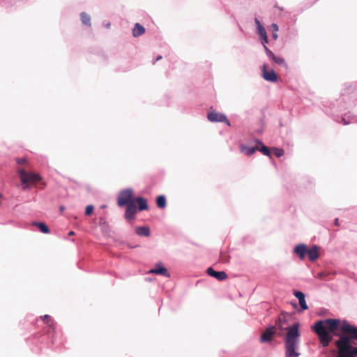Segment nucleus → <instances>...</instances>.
I'll return each instance as SVG.
<instances>
[{
	"label": "nucleus",
	"instance_id": "2",
	"mask_svg": "<svg viewBox=\"0 0 357 357\" xmlns=\"http://www.w3.org/2000/svg\"><path fill=\"white\" fill-rule=\"evenodd\" d=\"M298 327L299 324L297 323L288 328V331L284 338L285 357H298L300 355L297 351L300 336Z\"/></svg>",
	"mask_w": 357,
	"mask_h": 357
},
{
	"label": "nucleus",
	"instance_id": "35",
	"mask_svg": "<svg viewBox=\"0 0 357 357\" xmlns=\"http://www.w3.org/2000/svg\"><path fill=\"white\" fill-rule=\"evenodd\" d=\"M73 235H75V232H74V231H70V232L68 233V236H73Z\"/></svg>",
	"mask_w": 357,
	"mask_h": 357
},
{
	"label": "nucleus",
	"instance_id": "40",
	"mask_svg": "<svg viewBox=\"0 0 357 357\" xmlns=\"http://www.w3.org/2000/svg\"><path fill=\"white\" fill-rule=\"evenodd\" d=\"M1 196V195L0 194V197Z\"/></svg>",
	"mask_w": 357,
	"mask_h": 357
},
{
	"label": "nucleus",
	"instance_id": "28",
	"mask_svg": "<svg viewBox=\"0 0 357 357\" xmlns=\"http://www.w3.org/2000/svg\"><path fill=\"white\" fill-rule=\"evenodd\" d=\"M257 29H258V32H259V34L260 35V36H261L262 35H265L266 33V30L263 27V26H259V27H258Z\"/></svg>",
	"mask_w": 357,
	"mask_h": 357
},
{
	"label": "nucleus",
	"instance_id": "9",
	"mask_svg": "<svg viewBox=\"0 0 357 357\" xmlns=\"http://www.w3.org/2000/svg\"><path fill=\"white\" fill-rule=\"evenodd\" d=\"M126 213L125 217L128 220H131L135 218V215L137 213V207L135 204V202L132 203H130L129 204L126 205Z\"/></svg>",
	"mask_w": 357,
	"mask_h": 357
},
{
	"label": "nucleus",
	"instance_id": "39",
	"mask_svg": "<svg viewBox=\"0 0 357 357\" xmlns=\"http://www.w3.org/2000/svg\"><path fill=\"white\" fill-rule=\"evenodd\" d=\"M281 319H282V315H280V316L279 317V320H280V321H281Z\"/></svg>",
	"mask_w": 357,
	"mask_h": 357
},
{
	"label": "nucleus",
	"instance_id": "15",
	"mask_svg": "<svg viewBox=\"0 0 357 357\" xmlns=\"http://www.w3.org/2000/svg\"><path fill=\"white\" fill-rule=\"evenodd\" d=\"M145 29L139 23H136L134 29H132V36L134 37H138L144 34Z\"/></svg>",
	"mask_w": 357,
	"mask_h": 357
},
{
	"label": "nucleus",
	"instance_id": "36",
	"mask_svg": "<svg viewBox=\"0 0 357 357\" xmlns=\"http://www.w3.org/2000/svg\"><path fill=\"white\" fill-rule=\"evenodd\" d=\"M323 275H324V273H319L318 274V277H319V278H321Z\"/></svg>",
	"mask_w": 357,
	"mask_h": 357
},
{
	"label": "nucleus",
	"instance_id": "10",
	"mask_svg": "<svg viewBox=\"0 0 357 357\" xmlns=\"http://www.w3.org/2000/svg\"><path fill=\"white\" fill-rule=\"evenodd\" d=\"M206 273L219 281H222L227 278V274L225 271H215L211 267L207 268Z\"/></svg>",
	"mask_w": 357,
	"mask_h": 357
},
{
	"label": "nucleus",
	"instance_id": "31",
	"mask_svg": "<svg viewBox=\"0 0 357 357\" xmlns=\"http://www.w3.org/2000/svg\"><path fill=\"white\" fill-rule=\"evenodd\" d=\"M255 22V23H256V24L257 26V28L259 27V26H262L258 19L256 18Z\"/></svg>",
	"mask_w": 357,
	"mask_h": 357
},
{
	"label": "nucleus",
	"instance_id": "6",
	"mask_svg": "<svg viewBox=\"0 0 357 357\" xmlns=\"http://www.w3.org/2000/svg\"><path fill=\"white\" fill-rule=\"evenodd\" d=\"M208 119L211 122H225L227 125L230 126V123L228 121L227 116L222 114L216 112H211L208 114Z\"/></svg>",
	"mask_w": 357,
	"mask_h": 357
},
{
	"label": "nucleus",
	"instance_id": "1",
	"mask_svg": "<svg viewBox=\"0 0 357 357\" xmlns=\"http://www.w3.org/2000/svg\"><path fill=\"white\" fill-rule=\"evenodd\" d=\"M318 335L321 345L328 346L333 340L331 333L339 337L335 342L337 357L357 356V328L347 321L336 319H326L317 321L312 327Z\"/></svg>",
	"mask_w": 357,
	"mask_h": 357
},
{
	"label": "nucleus",
	"instance_id": "29",
	"mask_svg": "<svg viewBox=\"0 0 357 357\" xmlns=\"http://www.w3.org/2000/svg\"><path fill=\"white\" fill-rule=\"evenodd\" d=\"M261 37L262 38L263 45L264 46V45H266V43H268L267 34L266 33L265 35H262Z\"/></svg>",
	"mask_w": 357,
	"mask_h": 357
},
{
	"label": "nucleus",
	"instance_id": "18",
	"mask_svg": "<svg viewBox=\"0 0 357 357\" xmlns=\"http://www.w3.org/2000/svg\"><path fill=\"white\" fill-rule=\"evenodd\" d=\"M257 150H258L257 146L255 147H248V146H241V151L247 155H252Z\"/></svg>",
	"mask_w": 357,
	"mask_h": 357
},
{
	"label": "nucleus",
	"instance_id": "7",
	"mask_svg": "<svg viewBox=\"0 0 357 357\" xmlns=\"http://www.w3.org/2000/svg\"><path fill=\"white\" fill-rule=\"evenodd\" d=\"M264 50L266 52V55L273 61L276 64L287 68V64L285 62L284 59L280 56H276L271 50H270L266 45H264Z\"/></svg>",
	"mask_w": 357,
	"mask_h": 357
},
{
	"label": "nucleus",
	"instance_id": "8",
	"mask_svg": "<svg viewBox=\"0 0 357 357\" xmlns=\"http://www.w3.org/2000/svg\"><path fill=\"white\" fill-rule=\"evenodd\" d=\"M149 273L163 275L167 278L170 277V275L166 268H165L162 263H158L155 266L149 271Z\"/></svg>",
	"mask_w": 357,
	"mask_h": 357
},
{
	"label": "nucleus",
	"instance_id": "17",
	"mask_svg": "<svg viewBox=\"0 0 357 357\" xmlns=\"http://www.w3.org/2000/svg\"><path fill=\"white\" fill-rule=\"evenodd\" d=\"M41 319L44 321V322L47 324L52 331L54 330L56 323L52 320L51 317L50 315L45 314V316L42 317Z\"/></svg>",
	"mask_w": 357,
	"mask_h": 357
},
{
	"label": "nucleus",
	"instance_id": "22",
	"mask_svg": "<svg viewBox=\"0 0 357 357\" xmlns=\"http://www.w3.org/2000/svg\"><path fill=\"white\" fill-rule=\"evenodd\" d=\"M257 143L261 145V148L259 149L258 147V150L257 151H261L263 154L266 155H268L269 156L270 155V151L268 149V148L266 146H264L261 142L259 141H257Z\"/></svg>",
	"mask_w": 357,
	"mask_h": 357
},
{
	"label": "nucleus",
	"instance_id": "13",
	"mask_svg": "<svg viewBox=\"0 0 357 357\" xmlns=\"http://www.w3.org/2000/svg\"><path fill=\"white\" fill-rule=\"evenodd\" d=\"M307 256L309 259L312 261H315L319 257V248L317 245H314L310 249L307 250Z\"/></svg>",
	"mask_w": 357,
	"mask_h": 357
},
{
	"label": "nucleus",
	"instance_id": "24",
	"mask_svg": "<svg viewBox=\"0 0 357 357\" xmlns=\"http://www.w3.org/2000/svg\"><path fill=\"white\" fill-rule=\"evenodd\" d=\"M16 162L20 165H27L28 160L25 158H16Z\"/></svg>",
	"mask_w": 357,
	"mask_h": 357
},
{
	"label": "nucleus",
	"instance_id": "32",
	"mask_svg": "<svg viewBox=\"0 0 357 357\" xmlns=\"http://www.w3.org/2000/svg\"><path fill=\"white\" fill-rule=\"evenodd\" d=\"M342 123H343L344 125H347V124H349V122H348V121H347L345 120V118H344V117H342Z\"/></svg>",
	"mask_w": 357,
	"mask_h": 357
},
{
	"label": "nucleus",
	"instance_id": "19",
	"mask_svg": "<svg viewBox=\"0 0 357 357\" xmlns=\"http://www.w3.org/2000/svg\"><path fill=\"white\" fill-rule=\"evenodd\" d=\"M157 206L160 208H164L166 207L167 202L166 198L164 195H160L156 199Z\"/></svg>",
	"mask_w": 357,
	"mask_h": 357
},
{
	"label": "nucleus",
	"instance_id": "38",
	"mask_svg": "<svg viewBox=\"0 0 357 357\" xmlns=\"http://www.w3.org/2000/svg\"><path fill=\"white\" fill-rule=\"evenodd\" d=\"M60 210L61 211H63L64 210V206H60Z\"/></svg>",
	"mask_w": 357,
	"mask_h": 357
},
{
	"label": "nucleus",
	"instance_id": "16",
	"mask_svg": "<svg viewBox=\"0 0 357 357\" xmlns=\"http://www.w3.org/2000/svg\"><path fill=\"white\" fill-rule=\"evenodd\" d=\"M135 233L139 236H149L150 235V229L148 227H137Z\"/></svg>",
	"mask_w": 357,
	"mask_h": 357
},
{
	"label": "nucleus",
	"instance_id": "4",
	"mask_svg": "<svg viewBox=\"0 0 357 357\" xmlns=\"http://www.w3.org/2000/svg\"><path fill=\"white\" fill-rule=\"evenodd\" d=\"M134 202L132 190L127 189L120 192L118 197L117 204L119 206L122 207Z\"/></svg>",
	"mask_w": 357,
	"mask_h": 357
},
{
	"label": "nucleus",
	"instance_id": "14",
	"mask_svg": "<svg viewBox=\"0 0 357 357\" xmlns=\"http://www.w3.org/2000/svg\"><path fill=\"white\" fill-rule=\"evenodd\" d=\"M135 200V204L137 203L138 204V208L139 211H145L149 208V206L147 204V200L144 197H137Z\"/></svg>",
	"mask_w": 357,
	"mask_h": 357
},
{
	"label": "nucleus",
	"instance_id": "25",
	"mask_svg": "<svg viewBox=\"0 0 357 357\" xmlns=\"http://www.w3.org/2000/svg\"><path fill=\"white\" fill-rule=\"evenodd\" d=\"M93 205H88L86 207L85 210V214L86 215H91L93 213Z\"/></svg>",
	"mask_w": 357,
	"mask_h": 357
},
{
	"label": "nucleus",
	"instance_id": "27",
	"mask_svg": "<svg viewBox=\"0 0 357 357\" xmlns=\"http://www.w3.org/2000/svg\"><path fill=\"white\" fill-rule=\"evenodd\" d=\"M298 301H299L300 306H301V309L303 310H305L308 309V306L306 304V302H305V299H301V300H300Z\"/></svg>",
	"mask_w": 357,
	"mask_h": 357
},
{
	"label": "nucleus",
	"instance_id": "11",
	"mask_svg": "<svg viewBox=\"0 0 357 357\" xmlns=\"http://www.w3.org/2000/svg\"><path fill=\"white\" fill-rule=\"evenodd\" d=\"M275 333V326H271L267 328L261 335L260 340L261 342H270L273 337Z\"/></svg>",
	"mask_w": 357,
	"mask_h": 357
},
{
	"label": "nucleus",
	"instance_id": "5",
	"mask_svg": "<svg viewBox=\"0 0 357 357\" xmlns=\"http://www.w3.org/2000/svg\"><path fill=\"white\" fill-rule=\"evenodd\" d=\"M262 77L268 82H276L278 76L273 70H268L266 64H264L261 68Z\"/></svg>",
	"mask_w": 357,
	"mask_h": 357
},
{
	"label": "nucleus",
	"instance_id": "20",
	"mask_svg": "<svg viewBox=\"0 0 357 357\" xmlns=\"http://www.w3.org/2000/svg\"><path fill=\"white\" fill-rule=\"evenodd\" d=\"M80 18H81L82 22L84 24L91 26V17L87 13L82 12L80 14Z\"/></svg>",
	"mask_w": 357,
	"mask_h": 357
},
{
	"label": "nucleus",
	"instance_id": "37",
	"mask_svg": "<svg viewBox=\"0 0 357 357\" xmlns=\"http://www.w3.org/2000/svg\"><path fill=\"white\" fill-rule=\"evenodd\" d=\"M162 59V56H158L157 58H156V61H159Z\"/></svg>",
	"mask_w": 357,
	"mask_h": 357
},
{
	"label": "nucleus",
	"instance_id": "23",
	"mask_svg": "<svg viewBox=\"0 0 357 357\" xmlns=\"http://www.w3.org/2000/svg\"><path fill=\"white\" fill-rule=\"evenodd\" d=\"M273 151L275 155L278 158L282 156L284 153V151L283 149H278V148H273Z\"/></svg>",
	"mask_w": 357,
	"mask_h": 357
},
{
	"label": "nucleus",
	"instance_id": "34",
	"mask_svg": "<svg viewBox=\"0 0 357 357\" xmlns=\"http://www.w3.org/2000/svg\"><path fill=\"white\" fill-rule=\"evenodd\" d=\"M334 223H335V225H337V226H338V225H339L338 218H336V219L335 220V222H334Z\"/></svg>",
	"mask_w": 357,
	"mask_h": 357
},
{
	"label": "nucleus",
	"instance_id": "3",
	"mask_svg": "<svg viewBox=\"0 0 357 357\" xmlns=\"http://www.w3.org/2000/svg\"><path fill=\"white\" fill-rule=\"evenodd\" d=\"M17 174L22 184L36 183L42 180V177L34 172H27L24 169H19Z\"/></svg>",
	"mask_w": 357,
	"mask_h": 357
},
{
	"label": "nucleus",
	"instance_id": "30",
	"mask_svg": "<svg viewBox=\"0 0 357 357\" xmlns=\"http://www.w3.org/2000/svg\"><path fill=\"white\" fill-rule=\"evenodd\" d=\"M271 28H272L273 32H278L279 30L278 26L276 24H273L271 25Z\"/></svg>",
	"mask_w": 357,
	"mask_h": 357
},
{
	"label": "nucleus",
	"instance_id": "26",
	"mask_svg": "<svg viewBox=\"0 0 357 357\" xmlns=\"http://www.w3.org/2000/svg\"><path fill=\"white\" fill-rule=\"evenodd\" d=\"M294 295L298 299V301L305 299V294L301 291H295L294 292Z\"/></svg>",
	"mask_w": 357,
	"mask_h": 357
},
{
	"label": "nucleus",
	"instance_id": "12",
	"mask_svg": "<svg viewBox=\"0 0 357 357\" xmlns=\"http://www.w3.org/2000/svg\"><path fill=\"white\" fill-rule=\"evenodd\" d=\"M307 246L304 244H299L294 248V252L298 255L301 260H303L307 253Z\"/></svg>",
	"mask_w": 357,
	"mask_h": 357
},
{
	"label": "nucleus",
	"instance_id": "21",
	"mask_svg": "<svg viewBox=\"0 0 357 357\" xmlns=\"http://www.w3.org/2000/svg\"><path fill=\"white\" fill-rule=\"evenodd\" d=\"M33 225L37 226L41 232H43L44 234L50 233V229H49L48 227L45 223L34 222Z\"/></svg>",
	"mask_w": 357,
	"mask_h": 357
},
{
	"label": "nucleus",
	"instance_id": "33",
	"mask_svg": "<svg viewBox=\"0 0 357 357\" xmlns=\"http://www.w3.org/2000/svg\"><path fill=\"white\" fill-rule=\"evenodd\" d=\"M273 38L274 40H276L278 38V34H277V32H273Z\"/></svg>",
	"mask_w": 357,
	"mask_h": 357
}]
</instances>
